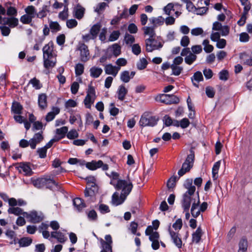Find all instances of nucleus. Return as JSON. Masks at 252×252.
Listing matches in <instances>:
<instances>
[{
    "label": "nucleus",
    "instance_id": "1",
    "mask_svg": "<svg viewBox=\"0 0 252 252\" xmlns=\"http://www.w3.org/2000/svg\"><path fill=\"white\" fill-rule=\"evenodd\" d=\"M192 179H187L184 184V186L187 191L183 195L182 207L185 211H189L192 204L190 210L191 215L193 218H197L201 212H204L206 210L208 204L206 202H203L199 206V195L194 194L196 188L192 185Z\"/></svg>",
    "mask_w": 252,
    "mask_h": 252
},
{
    "label": "nucleus",
    "instance_id": "2",
    "mask_svg": "<svg viewBox=\"0 0 252 252\" xmlns=\"http://www.w3.org/2000/svg\"><path fill=\"white\" fill-rule=\"evenodd\" d=\"M53 49V43L50 42L46 44L42 49L44 66L47 69L53 67L56 64V59Z\"/></svg>",
    "mask_w": 252,
    "mask_h": 252
},
{
    "label": "nucleus",
    "instance_id": "3",
    "mask_svg": "<svg viewBox=\"0 0 252 252\" xmlns=\"http://www.w3.org/2000/svg\"><path fill=\"white\" fill-rule=\"evenodd\" d=\"M158 118L148 112L144 113L141 117L139 125L141 126H154L157 124Z\"/></svg>",
    "mask_w": 252,
    "mask_h": 252
},
{
    "label": "nucleus",
    "instance_id": "4",
    "mask_svg": "<svg viewBox=\"0 0 252 252\" xmlns=\"http://www.w3.org/2000/svg\"><path fill=\"white\" fill-rule=\"evenodd\" d=\"M111 184L113 185L117 189H122L121 193L126 196L128 195L132 188V184L130 182L125 180H119L117 181V183L116 185L113 183V181H111Z\"/></svg>",
    "mask_w": 252,
    "mask_h": 252
},
{
    "label": "nucleus",
    "instance_id": "5",
    "mask_svg": "<svg viewBox=\"0 0 252 252\" xmlns=\"http://www.w3.org/2000/svg\"><path fill=\"white\" fill-rule=\"evenodd\" d=\"M194 156L191 154L188 156L185 162L183 163L182 168L178 171V174L179 177L183 176L187 172L189 171L192 167Z\"/></svg>",
    "mask_w": 252,
    "mask_h": 252
},
{
    "label": "nucleus",
    "instance_id": "6",
    "mask_svg": "<svg viewBox=\"0 0 252 252\" xmlns=\"http://www.w3.org/2000/svg\"><path fill=\"white\" fill-rule=\"evenodd\" d=\"M95 98V89L93 86L89 85L87 91V95L84 100L85 107L87 108H91V105L94 103Z\"/></svg>",
    "mask_w": 252,
    "mask_h": 252
},
{
    "label": "nucleus",
    "instance_id": "7",
    "mask_svg": "<svg viewBox=\"0 0 252 252\" xmlns=\"http://www.w3.org/2000/svg\"><path fill=\"white\" fill-rule=\"evenodd\" d=\"M146 50L148 52H152L158 50L162 47L161 42L155 38H148L145 40Z\"/></svg>",
    "mask_w": 252,
    "mask_h": 252
},
{
    "label": "nucleus",
    "instance_id": "8",
    "mask_svg": "<svg viewBox=\"0 0 252 252\" xmlns=\"http://www.w3.org/2000/svg\"><path fill=\"white\" fill-rule=\"evenodd\" d=\"M25 217L29 219V221L32 223H38L41 221L44 218L43 214L41 212H38L33 211L30 213H25Z\"/></svg>",
    "mask_w": 252,
    "mask_h": 252
},
{
    "label": "nucleus",
    "instance_id": "9",
    "mask_svg": "<svg viewBox=\"0 0 252 252\" xmlns=\"http://www.w3.org/2000/svg\"><path fill=\"white\" fill-rule=\"evenodd\" d=\"M19 20L15 17H7L5 15H0V24L8 25L11 28H14L18 26Z\"/></svg>",
    "mask_w": 252,
    "mask_h": 252
},
{
    "label": "nucleus",
    "instance_id": "10",
    "mask_svg": "<svg viewBox=\"0 0 252 252\" xmlns=\"http://www.w3.org/2000/svg\"><path fill=\"white\" fill-rule=\"evenodd\" d=\"M33 185L37 188H41L45 186V184L51 183L55 184V181L53 178L49 177L40 178L32 180Z\"/></svg>",
    "mask_w": 252,
    "mask_h": 252
},
{
    "label": "nucleus",
    "instance_id": "11",
    "mask_svg": "<svg viewBox=\"0 0 252 252\" xmlns=\"http://www.w3.org/2000/svg\"><path fill=\"white\" fill-rule=\"evenodd\" d=\"M168 231L173 243L178 249H181L182 247L183 243L181 238L179 237V233L171 229V224L168 226Z\"/></svg>",
    "mask_w": 252,
    "mask_h": 252
},
{
    "label": "nucleus",
    "instance_id": "12",
    "mask_svg": "<svg viewBox=\"0 0 252 252\" xmlns=\"http://www.w3.org/2000/svg\"><path fill=\"white\" fill-rule=\"evenodd\" d=\"M78 50L80 52V58L82 62H86L89 60L90 53L88 46L84 43L80 44Z\"/></svg>",
    "mask_w": 252,
    "mask_h": 252
},
{
    "label": "nucleus",
    "instance_id": "13",
    "mask_svg": "<svg viewBox=\"0 0 252 252\" xmlns=\"http://www.w3.org/2000/svg\"><path fill=\"white\" fill-rule=\"evenodd\" d=\"M43 139L42 132L35 133L33 137L30 140V146L32 149H35L36 145L40 143Z\"/></svg>",
    "mask_w": 252,
    "mask_h": 252
},
{
    "label": "nucleus",
    "instance_id": "14",
    "mask_svg": "<svg viewBox=\"0 0 252 252\" xmlns=\"http://www.w3.org/2000/svg\"><path fill=\"white\" fill-rule=\"evenodd\" d=\"M19 172L23 174L26 176H31L33 172L28 163H20L17 167Z\"/></svg>",
    "mask_w": 252,
    "mask_h": 252
},
{
    "label": "nucleus",
    "instance_id": "15",
    "mask_svg": "<svg viewBox=\"0 0 252 252\" xmlns=\"http://www.w3.org/2000/svg\"><path fill=\"white\" fill-rule=\"evenodd\" d=\"M127 196L121 193L120 196L118 192H115L112 196V204L114 206L122 204L125 200Z\"/></svg>",
    "mask_w": 252,
    "mask_h": 252
},
{
    "label": "nucleus",
    "instance_id": "16",
    "mask_svg": "<svg viewBox=\"0 0 252 252\" xmlns=\"http://www.w3.org/2000/svg\"><path fill=\"white\" fill-rule=\"evenodd\" d=\"M68 130V127L66 126L57 128L55 131L56 135H55L54 137L58 141H59L62 139L64 138L65 136H66Z\"/></svg>",
    "mask_w": 252,
    "mask_h": 252
},
{
    "label": "nucleus",
    "instance_id": "17",
    "mask_svg": "<svg viewBox=\"0 0 252 252\" xmlns=\"http://www.w3.org/2000/svg\"><path fill=\"white\" fill-rule=\"evenodd\" d=\"M120 70L119 66H114L112 64H108L105 66L104 70L107 74L112 75L115 77Z\"/></svg>",
    "mask_w": 252,
    "mask_h": 252
},
{
    "label": "nucleus",
    "instance_id": "18",
    "mask_svg": "<svg viewBox=\"0 0 252 252\" xmlns=\"http://www.w3.org/2000/svg\"><path fill=\"white\" fill-rule=\"evenodd\" d=\"M135 74V71L129 72L127 70H125L121 72L120 75V79L124 83H128L131 79H132Z\"/></svg>",
    "mask_w": 252,
    "mask_h": 252
},
{
    "label": "nucleus",
    "instance_id": "19",
    "mask_svg": "<svg viewBox=\"0 0 252 252\" xmlns=\"http://www.w3.org/2000/svg\"><path fill=\"white\" fill-rule=\"evenodd\" d=\"M51 237L55 238L61 243H64L67 238L65 234L60 231H53L51 233Z\"/></svg>",
    "mask_w": 252,
    "mask_h": 252
},
{
    "label": "nucleus",
    "instance_id": "20",
    "mask_svg": "<svg viewBox=\"0 0 252 252\" xmlns=\"http://www.w3.org/2000/svg\"><path fill=\"white\" fill-rule=\"evenodd\" d=\"M8 214H13L15 216H19L22 215L25 217V214L26 212L23 211V209L16 206H10L7 210Z\"/></svg>",
    "mask_w": 252,
    "mask_h": 252
},
{
    "label": "nucleus",
    "instance_id": "21",
    "mask_svg": "<svg viewBox=\"0 0 252 252\" xmlns=\"http://www.w3.org/2000/svg\"><path fill=\"white\" fill-rule=\"evenodd\" d=\"M102 165V161L101 160L98 161L92 160L91 162H86V166L90 170H95L97 168H100Z\"/></svg>",
    "mask_w": 252,
    "mask_h": 252
},
{
    "label": "nucleus",
    "instance_id": "22",
    "mask_svg": "<svg viewBox=\"0 0 252 252\" xmlns=\"http://www.w3.org/2000/svg\"><path fill=\"white\" fill-rule=\"evenodd\" d=\"M38 104L41 109H44L47 107V96L45 94H41L38 95Z\"/></svg>",
    "mask_w": 252,
    "mask_h": 252
},
{
    "label": "nucleus",
    "instance_id": "23",
    "mask_svg": "<svg viewBox=\"0 0 252 252\" xmlns=\"http://www.w3.org/2000/svg\"><path fill=\"white\" fill-rule=\"evenodd\" d=\"M202 235V231L200 227H198L196 231L192 234V241L196 244L198 243Z\"/></svg>",
    "mask_w": 252,
    "mask_h": 252
},
{
    "label": "nucleus",
    "instance_id": "24",
    "mask_svg": "<svg viewBox=\"0 0 252 252\" xmlns=\"http://www.w3.org/2000/svg\"><path fill=\"white\" fill-rule=\"evenodd\" d=\"M127 93V90L125 87L124 85L120 86L117 92L118 98L121 101L124 100Z\"/></svg>",
    "mask_w": 252,
    "mask_h": 252
},
{
    "label": "nucleus",
    "instance_id": "25",
    "mask_svg": "<svg viewBox=\"0 0 252 252\" xmlns=\"http://www.w3.org/2000/svg\"><path fill=\"white\" fill-rule=\"evenodd\" d=\"M102 69L97 66H93L90 70V75L91 77L96 78H98L102 73Z\"/></svg>",
    "mask_w": 252,
    "mask_h": 252
},
{
    "label": "nucleus",
    "instance_id": "26",
    "mask_svg": "<svg viewBox=\"0 0 252 252\" xmlns=\"http://www.w3.org/2000/svg\"><path fill=\"white\" fill-rule=\"evenodd\" d=\"M27 204V202L22 199L16 200L14 198H10L9 200V206H23Z\"/></svg>",
    "mask_w": 252,
    "mask_h": 252
},
{
    "label": "nucleus",
    "instance_id": "27",
    "mask_svg": "<svg viewBox=\"0 0 252 252\" xmlns=\"http://www.w3.org/2000/svg\"><path fill=\"white\" fill-rule=\"evenodd\" d=\"M108 50L112 52L115 57L119 56L121 53V46L117 43H115L112 46H109Z\"/></svg>",
    "mask_w": 252,
    "mask_h": 252
},
{
    "label": "nucleus",
    "instance_id": "28",
    "mask_svg": "<svg viewBox=\"0 0 252 252\" xmlns=\"http://www.w3.org/2000/svg\"><path fill=\"white\" fill-rule=\"evenodd\" d=\"M73 205L78 211L82 210L86 207L85 204L80 198H76L73 200Z\"/></svg>",
    "mask_w": 252,
    "mask_h": 252
},
{
    "label": "nucleus",
    "instance_id": "29",
    "mask_svg": "<svg viewBox=\"0 0 252 252\" xmlns=\"http://www.w3.org/2000/svg\"><path fill=\"white\" fill-rule=\"evenodd\" d=\"M85 9L80 5H77L74 10V16L78 19H81L84 16Z\"/></svg>",
    "mask_w": 252,
    "mask_h": 252
},
{
    "label": "nucleus",
    "instance_id": "30",
    "mask_svg": "<svg viewBox=\"0 0 252 252\" xmlns=\"http://www.w3.org/2000/svg\"><path fill=\"white\" fill-rule=\"evenodd\" d=\"M169 97V94H159L156 96L155 100L158 102L168 104Z\"/></svg>",
    "mask_w": 252,
    "mask_h": 252
},
{
    "label": "nucleus",
    "instance_id": "31",
    "mask_svg": "<svg viewBox=\"0 0 252 252\" xmlns=\"http://www.w3.org/2000/svg\"><path fill=\"white\" fill-rule=\"evenodd\" d=\"M143 30L144 34L149 36V38H153L156 37V33L154 28L144 27L143 28Z\"/></svg>",
    "mask_w": 252,
    "mask_h": 252
},
{
    "label": "nucleus",
    "instance_id": "32",
    "mask_svg": "<svg viewBox=\"0 0 252 252\" xmlns=\"http://www.w3.org/2000/svg\"><path fill=\"white\" fill-rule=\"evenodd\" d=\"M220 165V161L215 162L212 168V178L214 180L217 179L218 177V171Z\"/></svg>",
    "mask_w": 252,
    "mask_h": 252
},
{
    "label": "nucleus",
    "instance_id": "33",
    "mask_svg": "<svg viewBox=\"0 0 252 252\" xmlns=\"http://www.w3.org/2000/svg\"><path fill=\"white\" fill-rule=\"evenodd\" d=\"M149 21L154 26L156 27L162 25L164 23V19L162 16H158L157 18H151Z\"/></svg>",
    "mask_w": 252,
    "mask_h": 252
},
{
    "label": "nucleus",
    "instance_id": "34",
    "mask_svg": "<svg viewBox=\"0 0 252 252\" xmlns=\"http://www.w3.org/2000/svg\"><path fill=\"white\" fill-rule=\"evenodd\" d=\"M49 26L52 32H57L61 30V27L57 22L50 21Z\"/></svg>",
    "mask_w": 252,
    "mask_h": 252
},
{
    "label": "nucleus",
    "instance_id": "35",
    "mask_svg": "<svg viewBox=\"0 0 252 252\" xmlns=\"http://www.w3.org/2000/svg\"><path fill=\"white\" fill-rule=\"evenodd\" d=\"M178 5V4H174L173 3H169L166 6L164 7L163 10L165 13L168 15H170L172 14V12L175 11L174 6Z\"/></svg>",
    "mask_w": 252,
    "mask_h": 252
},
{
    "label": "nucleus",
    "instance_id": "36",
    "mask_svg": "<svg viewBox=\"0 0 252 252\" xmlns=\"http://www.w3.org/2000/svg\"><path fill=\"white\" fill-rule=\"evenodd\" d=\"M101 25L100 23H97L93 26L91 28L90 32L93 35L95 38L97 36L98 33L100 31Z\"/></svg>",
    "mask_w": 252,
    "mask_h": 252
},
{
    "label": "nucleus",
    "instance_id": "37",
    "mask_svg": "<svg viewBox=\"0 0 252 252\" xmlns=\"http://www.w3.org/2000/svg\"><path fill=\"white\" fill-rule=\"evenodd\" d=\"M248 242L246 239H242L239 243V250L238 252H247Z\"/></svg>",
    "mask_w": 252,
    "mask_h": 252
},
{
    "label": "nucleus",
    "instance_id": "38",
    "mask_svg": "<svg viewBox=\"0 0 252 252\" xmlns=\"http://www.w3.org/2000/svg\"><path fill=\"white\" fill-rule=\"evenodd\" d=\"M49 12L48 7L47 5H43L38 13L36 16L39 18L45 17Z\"/></svg>",
    "mask_w": 252,
    "mask_h": 252
},
{
    "label": "nucleus",
    "instance_id": "39",
    "mask_svg": "<svg viewBox=\"0 0 252 252\" xmlns=\"http://www.w3.org/2000/svg\"><path fill=\"white\" fill-rule=\"evenodd\" d=\"M22 105L17 102L13 103L11 107V111L15 114H20L22 110Z\"/></svg>",
    "mask_w": 252,
    "mask_h": 252
},
{
    "label": "nucleus",
    "instance_id": "40",
    "mask_svg": "<svg viewBox=\"0 0 252 252\" xmlns=\"http://www.w3.org/2000/svg\"><path fill=\"white\" fill-rule=\"evenodd\" d=\"M196 59L197 56L196 55H194L192 53H189L188 56L185 57V62L189 65H191L196 60Z\"/></svg>",
    "mask_w": 252,
    "mask_h": 252
},
{
    "label": "nucleus",
    "instance_id": "41",
    "mask_svg": "<svg viewBox=\"0 0 252 252\" xmlns=\"http://www.w3.org/2000/svg\"><path fill=\"white\" fill-rule=\"evenodd\" d=\"M6 15L9 16V17H15L17 15V10L16 8L13 6L10 5L7 6Z\"/></svg>",
    "mask_w": 252,
    "mask_h": 252
},
{
    "label": "nucleus",
    "instance_id": "42",
    "mask_svg": "<svg viewBox=\"0 0 252 252\" xmlns=\"http://www.w3.org/2000/svg\"><path fill=\"white\" fill-rule=\"evenodd\" d=\"M105 239L106 241L102 240L101 244L102 245L105 246V248L106 249H110V248H112V239L110 235H106L105 237Z\"/></svg>",
    "mask_w": 252,
    "mask_h": 252
},
{
    "label": "nucleus",
    "instance_id": "43",
    "mask_svg": "<svg viewBox=\"0 0 252 252\" xmlns=\"http://www.w3.org/2000/svg\"><path fill=\"white\" fill-rule=\"evenodd\" d=\"M32 239L29 237H23L19 240V244L20 247H28L32 244Z\"/></svg>",
    "mask_w": 252,
    "mask_h": 252
},
{
    "label": "nucleus",
    "instance_id": "44",
    "mask_svg": "<svg viewBox=\"0 0 252 252\" xmlns=\"http://www.w3.org/2000/svg\"><path fill=\"white\" fill-rule=\"evenodd\" d=\"M202 45L204 46V50L206 53H211L214 50V47L209 44V41L208 39L204 40L202 42Z\"/></svg>",
    "mask_w": 252,
    "mask_h": 252
},
{
    "label": "nucleus",
    "instance_id": "45",
    "mask_svg": "<svg viewBox=\"0 0 252 252\" xmlns=\"http://www.w3.org/2000/svg\"><path fill=\"white\" fill-rule=\"evenodd\" d=\"M5 235L6 237L11 241L10 244H12L13 243H16V234L14 231L7 230L5 232Z\"/></svg>",
    "mask_w": 252,
    "mask_h": 252
},
{
    "label": "nucleus",
    "instance_id": "46",
    "mask_svg": "<svg viewBox=\"0 0 252 252\" xmlns=\"http://www.w3.org/2000/svg\"><path fill=\"white\" fill-rule=\"evenodd\" d=\"M85 180H86L87 185L89 187L95 189L97 187L96 185V179L94 176H90L87 177L85 178Z\"/></svg>",
    "mask_w": 252,
    "mask_h": 252
},
{
    "label": "nucleus",
    "instance_id": "47",
    "mask_svg": "<svg viewBox=\"0 0 252 252\" xmlns=\"http://www.w3.org/2000/svg\"><path fill=\"white\" fill-rule=\"evenodd\" d=\"M25 10L27 14L31 16L33 18H34L37 14L35 8L32 5L28 6L25 8Z\"/></svg>",
    "mask_w": 252,
    "mask_h": 252
},
{
    "label": "nucleus",
    "instance_id": "48",
    "mask_svg": "<svg viewBox=\"0 0 252 252\" xmlns=\"http://www.w3.org/2000/svg\"><path fill=\"white\" fill-rule=\"evenodd\" d=\"M67 3H66L64 5V9L63 11H61L59 14V17L60 19L62 20H66L68 17V7H67Z\"/></svg>",
    "mask_w": 252,
    "mask_h": 252
},
{
    "label": "nucleus",
    "instance_id": "49",
    "mask_svg": "<svg viewBox=\"0 0 252 252\" xmlns=\"http://www.w3.org/2000/svg\"><path fill=\"white\" fill-rule=\"evenodd\" d=\"M171 68L172 71V74L175 76L179 75L183 70L182 66L171 64Z\"/></svg>",
    "mask_w": 252,
    "mask_h": 252
},
{
    "label": "nucleus",
    "instance_id": "50",
    "mask_svg": "<svg viewBox=\"0 0 252 252\" xmlns=\"http://www.w3.org/2000/svg\"><path fill=\"white\" fill-rule=\"evenodd\" d=\"M78 136L79 134L75 129H72L67 132L66 137L69 139H74L78 137Z\"/></svg>",
    "mask_w": 252,
    "mask_h": 252
},
{
    "label": "nucleus",
    "instance_id": "51",
    "mask_svg": "<svg viewBox=\"0 0 252 252\" xmlns=\"http://www.w3.org/2000/svg\"><path fill=\"white\" fill-rule=\"evenodd\" d=\"M148 64V62L146 59L142 58L137 63V67L139 70L145 69Z\"/></svg>",
    "mask_w": 252,
    "mask_h": 252
},
{
    "label": "nucleus",
    "instance_id": "52",
    "mask_svg": "<svg viewBox=\"0 0 252 252\" xmlns=\"http://www.w3.org/2000/svg\"><path fill=\"white\" fill-rule=\"evenodd\" d=\"M106 6H108V4L105 2L99 3L94 7V11L98 13H100L104 10Z\"/></svg>",
    "mask_w": 252,
    "mask_h": 252
},
{
    "label": "nucleus",
    "instance_id": "53",
    "mask_svg": "<svg viewBox=\"0 0 252 252\" xmlns=\"http://www.w3.org/2000/svg\"><path fill=\"white\" fill-rule=\"evenodd\" d=\"M10 27H7L6 25L0 26V31L1 33V34L4 36H7L9 35L11 30L10 29Z\"/></svg>",
    "mask_w": 252,
    "mask_h": 252
},
{
    "label": "nucleus",
    "instance_id": "54",
    "mask_svg": "<svg viewBox=\"0 0 252 252\" xmlns=\"http://www.w3.org/2000/svg\"><path fill=\"white\" fill-rule=\"evenodd\" d=\"M32 19L31 16L26 14L21 17L20 21L24 24H29L32 22Z\"/></svg>",
    "mask_w": 252,
    "mask_h": 252
},
{
    "label": "nucleus",
    "instance_id": "55",
    "mask_svg": "<svg viewBox=\"0 0 252 252\" xmlns=\"http://www.w3.org/2000/svg\"><path fill=\"white\" fill-rule=\"evenodd\" d=\"M178 179L176 176H172L168 180L167 183V186L168 189H173L176 185V182Z\"/></svg>",
    "mask_w": 252,
    "mask_h": 252
},
{
    "label": "nucleus",
    "instance_id": "56",
    "mask_svg": "<svg viewBox=\"0 0 252 252\" xmlns=\"http://www.w3.org/2000/svg\"><path fill=\"white\" fill-rule=\"evenodd\" d=\"M120 35V32L119 31H114L110 34L108 40L109 41H114L117 40Z\"/></svg>",
    "mask_w": 252,
    "mask_h": 252
},
{
    "label": "nucleus",
    "instance_id": "57",
    "mask_svg": "<svg viewBox=\"0 0 252 252\" xmlns=\"http://www.w3.org/2000/svg\"><path fill=\"white\" fill-rule=\"evenodd\" d=\"M124 40L126 44L131 45L135 41V38L134 36L128 33H126L125 36Z\"/></svg>",
    "mask_w": 252,
    "mask_h": 252
},
{
    "label": "nucleus",
    "instance_id": "58",
    "mask_svg": "<svg viewBox=\"0 0 252 252\" xmlns=\"http://www.w3.org/2000/svg\"><path fill=\"white\" fill-rule=\"evenodd\" d=\"M97 190V187L96 188H87L84 191L85 197L93 196L94 195L95 191Z\"/></svg>",
    "mask_w": 252,
    "mask_h": 252
},
{
    "label": "nucleus",
    "instance_id": "59",
    "mask_svg": "<svg viewBox=\"0 0 252 252\" xmlns=\"http://www.w3.org/2000/svg\"><path fill=\"white\" fill-rule=\"evenodd\" d=\"M84 65L81 63L77 64L75 67V74L77 76L82 75L84 72Z\"/></svg>",
    "mask_w": 252,
    "mask_h": 252
},
{
    "label": "nucleus",
    "instance_id": "60",
    "mask_svg": "<svg viewBox=\"0 0 252 252\" xmlns=\"http://www.w3.org/2000/svg\"><path fill=\"white\" fill-rule=\"evenodd\" d=\"M193 79L197 83L203 81V77L202 74V73L200 71H197L194 73L193 76L191 77V80L193 81Z\"/></svg>",
    "mask_w": 252,
    "mask_h": 252
},
{
    "label": "nucleus",
    "instance_id": "61",
    "mask_svg": "<svg viewBox=\"0 0 252 252\" xmlns=\"http://www.w3.org/2000/svg\"><path fill=\"white\" fill-rule=\"evenodd\" d=\"M98 210L99 212L102 214L108 213L110 212L109 206L104 204H100L99 205Z\"/></svg>",
    "mask_w": 252,
    "mask_h": 252
},
{
    "label": "nucleus",
    "instance_id": "62",
    "mask_svg": "<svg viewBox=\"0 0 252 252\" xmlns=\"http://www.w3.org/2000/svg\"><path fill=\"white\" fill-rule=\"evenodd\" d=\"M78 24L77 21L75 19L67 20L66 22V27L68 29H73L75 28Z\"/></svg>",
    "mask_w": 252,
    "mask_h": 252
},
{
    "label": "nucleus",
    "instance_id": "63",
    "mask_svg": "<svg viewBox=\"0 0 252 252\" xmlns=\"http://www.w3.org/2000/svg\"><path fill=\"white\" fill-rule=\"evenodd\" d=\"M191 53L194 55L199 54L202 51V48L200 45H193L191 47Z\"/></svg>",
    "mask_w": 252,
    "mask_h": 252
},
{
    "label": "nucleus",
    "instance_id": "64",
    "mask_svg": "<svg viewBox=\"0 0 252 252\" xmlns=\"http://www.w3.org/2000/svg\"><path fill=\"white\" fill-rule=\"evenodd\" d=\"M203 32V30L199 27L192 29L191 30V34L193 36L202 35Z\"/></svg>",
    "mask_w": 252,
    "mask_h": 252
}]
</instances>
